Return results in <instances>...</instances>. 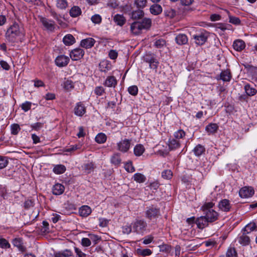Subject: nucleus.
I'll list each match as a JSON object with an SVG mask.
<instances>
[{
	"mask_svg": "<svg viewBox=\"0 0 257 257\" xmlns=\"http://www.w3.org/2000/svg\"><path fill=\"white\" fill-rule=\"evenodd\" d=\"M226 12L228 15L229 23L235 25H239L240 24L241 21L238 18L231 16L229 12L227 10Z\"/></svg>",
	"mask_w": 257,
	"mask_h": 257,
	"instance_id": "42",
	"label": "nucleus"
},
{
	"mask_svg": "<svg viewBox=\"0 0 257 257\" xmlns=\"http://www.w3.org/2000/svg\"><path fill=\"white\" fill-rule=\"evenodd\" d=\"M114 22L118 26H122L126 22V19L122 15L116 14L113 17Z\"/></svg>",
	"mask_w": 257,
	"mask_h": 257,
	"instance_id": "29",
	"label": "nucleus"
},
{
	"mask_svg": "<svg viewBox=\"0 0 257 257\" xmlns=\"http://www.w3.org/2000/svg\"><path fill=\"white\" fill-rule=\"evenodd\" d=\"M63 42L65 45L70 46L75 42V39L71 34H67L64 37Z\"/></svg>",
	"mask_w": 257,
	"mask_h": 257,
	"instance_id": "30",
	"label": "nucleus"
},
{
	"mask_svg": "<svg viewBox=\"0 0 257 257\" xmlns=\"http://www.w3.org/2000/svg\"><path fill=\"white\" fill-rule=\"evenodd\" d=\"M70 61L69 57L64 55H60L58 56L55 60V62L56 65L59 67H63L66 66Z\"/></svg>",
	"mask_w": 257,
	"mask_h": 257,
	"instance_id": "7",
	"label": "nucleus"
},
{
	"mask_svg": "<svg viewBox=\"0 0 257 257\" xmlns=\"http://www.w3.org/2000/svg\"><path fill=\"white\" fill-rule=\"evenodd\" d=\"M186 135L185 132L183 130H179L174 134L175 139L179 140L180 139H183Z\"/></svg>",
	"mask_w": 257,
	"mask_h": 257,
	"instance_id": "48",
	"label": "nucleus"
},
{
	"mask_svg": "<svg viewBox=\"0 0 257 257\" xmlns=\"http://www.w3.org/2000/svg\"><path fill=\"white\" fill-rule=\"evenodd\" d=\"M81 10L78 6H73L70 10L69 14L71 17L76 18L81 14Z\"/></svg>",
	"mask_w": 257,
	"mask_h": 257,
	"instance_id": "33",
	"label": "nucleus"
},
{
	"mask_svg": "<svg viewBox=\"0 0 257 257\" xmlns=\"http://www.w3.org/2000/svg\"><path fill=\"white\" fill-rule=\"evenodd\" d=\"M91 212V208L87 205L82 206L79 209V214L82 217H87Z\"/></svg>",
	"mask_w": 257,
	"mask_h": 257,
	"instance_id": "21",
	"label": "nucleus"
},
{
	"mask_svg": "<svg viewBox=\"0 0 257 257\" xmlns=\"http://www.w3.org/2000/svg\"><path fill=\"white\" fill-rule=\"evenodd\" d=\"M245 47L244 42L241 40H236L234 41L233 44V47L237 51H241Z\"/></svg>",
	"mask_w": 257,
	"mask_h": 257,
	"instance_id": "24",
	"label": "nucleus"
},
{
	"mask_svg": "<svg viewBox=\"0 0 257 257\" xmlns=\"http://www.w3.org/2000/svg\"><path fill=\"white\" fill-rule=\"evenodd\" d=\"M82 167L85 173L89 174L94 170V164L92 162L85 163Z\"/></svg>",
	"mask_w": 257,
	"mask_h": 257,
	"instance_id": "43",
	"label": "nucleus"
},
{
	"mask_svg": "<svg viewBox=\"0 0 257 257\" xmlns=\"http://www.w3.org/2000/svg\"><path fill=\"white\" fill-rule=\"evenodd\" d=\"M74 251L76 254V257H86V254L83 252L79 248L74 247Z\"/></svg>",
	"mask_w": 257,
	"mask_h": 257,
	"instance_id": "62",
	"label": "nucleus"
},
{
	"mask_svg": "<svg viewBox=\"0 0 257 257\" xmlns=\"http://www.w3.org/2000/svg\"><path fill=\"white\" fill-rule=\"evenodd\" d=\"M13 245L17 247L19 250L21 252H25L26 250V247L24 245L23 240L21 238H15L12 241Z\"/></svg>",
	"mask_w": 257,
	"mask_h": 257,
	"instance_id": "17",
	"label": "nucleus"
},
{
	"mask_svg": "<svg viewBox=\"0 0 257 257\" xmlns=\"http://www.w3.org/2000/svg\"><path fill=\"white\" fill-rule=\"evenodd\" d=\"M117 84V80L114 76H107L103 83V85L105 87L112 88H115Z\"/></svg>",
	"mask_w": 257,
	"mask_h": 257,
	"instance_id": "14",
	"label": "nucleus"
},
{
	"mask_svg": "<svg viewBox=\"0 0 257 257\" xmlns=\"http://www.w3.org/2000/svg\"><path fill=\"white\" fill-rule=\"evenodd\" d=\"M65 190L64 186L59 183L55 184L52 188V192L54 195H60L63 194Z\"/></svg>",
	"mask_w": 257,
	"mask_h": 257,
	"instance_id": "23",
	"label": "nucleus"
},
{
	"mask_svg": "<svg viewBox=\"0 0 257 257\" xmlns=\"http://www.w3.org/2000/svg\"><path fill=\"white\" fill-rule=\"evenodd\" d=\"M147 0H135V5L138 8L140 9H144L146 6Z\"/></svg>",
	"mask_w": 257,
	"mask_h": 257,
	"instance_id": "49",
	"label": "nucleus"
},
{
	"mask_svg": "<svg viewBox=\"0 0 257 257\" xmlns=\"http://www.w3.org/2000/svg\"><path fill=\"white\" fill-rule=\"evenodd\" d=\"M166 41L164 39L156 40L154 42V46L158 49H161L166 46Z\"/></svg>",
	"mask_w": 257,
	"mask_h": 257,
	"instance_id": "47",
	"label": "nucleus"
},
{
	"mask_svg": "<svg viewBox=\"0 0 257 257\" xmlns=\"http://www.w3.org/2000/svg\"><path fill=\"white\" fill-rule=\"evenodd\" d=\"M133 231L138 234L143 235L147 230V223L143 219L136 220L132 224Z\"/></svg>",
	"mask_w": 257,
	"mask_h": 257,
	"instance_id": "2",
	"label": "nucleus"
},
{
	"mask_svg": "<svg viewBox=\"0 0 257 257\" xmlns=\"http://www.w3.org/2000/svg\"><path fill=\"white\" fill-rule=\"evenodd\" d=\"M105 92V89L102 86H97L94 89V93L98 96L102 95Z\"/></svg>",
	"mask_w": 257,
	"mask_h": 257,
	"instance_id": "61",
	"label": "nucleus"
},
{
	"mask_svg": "<svg viewBox=\"0 0 257 257\" xmlns=\"http://www.w3.org/2000/svg\"><path fill=\"white\" fill-rule=\"evenodd\" d=\"M162 177L165 179H170L172 177V172L170 170H166L162 172Z\"/></svg>",
	"mask_w": 257,
	"mask_h": 257,
	"instance_id": "57",
	"label": "nucleus"
},
{
	"mask_svg": "<svg viewBox=\"0 0 257 257\" xmlns=\"http://www.w3.org/2000/svg\"><path fill=\"white\" fill-rule=\"evenodd\" d=\"M106 136L103 133H99L95 138V141L99 144H103L106 141Z\"/></svg>",
	"mask_w": 257,
	"mask_h": 257,
	"instance_id": "44",
	"label": "nucleus"
},
{
	"mask_svg": "<svg viewBox=\"0 0 257 257\" xmlns=\"http://www.w3.org/2000/svg\"><path fill=\"white\" fill-rule=\"evenodd\" d=\"M66 170V167L62 164L55 165L53 168V172L58 175L64 173Z\"/></svg>",
	"mask_w": 257,
	"mask_h": 257,
	"instance_id": "31",
	"label": "nucleus"
},
{
	"mask_svg": "<svg viewBox=\"0 0 257 257\" xmlns=\"http://www.w3.org/2000/svg\"><path fill=\"white\" fill-rule=\"evenodd\" d=\"M218 129V126L216 123H210L205 127V131L208 134H215Z\"/></svg>",
	"mask_w": 257,
	"mask_h": 257,
	"instance_id": "27",
	"label": "nucleus"
},
{
	"mask_svg": "<svg viewBox=\"0 0 257 257\" xmlns=\"http://www.w3.org/2000/svg\"><path fill=\"white\" fill-rule=\"evenodd\" d=\"M145 214L147 218L154 222L160 216V210L159 208L152 206L147 208Z\"/></svg>",
	"mask_w": 257,
	"mask_h": 257,
	"instance_id": "3",
	"label": "nucleus"
},
{
	"mask_svg": "<svg viewBox=\"0 0 257 257\" xmlns=\"http://www.w3.org/2000/svg\"><path fill=\"white\" fill-rule=\"evenodd\" d=\"M43 228L41 229V231L43 233H46L49 232V224L47 221H43L42 222Z\"/></svg>",
	"mask_w": 257,
	"mask_h": 257,
	"instance_id": "64",
	"label": "nucleus"
},
{
	"mask_svg": "<svg viewBox=\"0 0 257 257\" xmlns=\"http://www.w3.org/2000/svg\"><path fill=\"white\" fill-rule=\"evenodd\" d=\"M144 147L141 144L137 145L134 149V154L136 156H141L145 152Z\"/></svg>",
	"mask_w": 257,
	"mask_h": 257,
	"instance_id": "36",
	"label": "nucleus"
},
{
	"mask_svg": "<svg viewBox=\"0 0 257 257\" xmlns=\"http://www.w3.org/2000/svg\"><path fill=\"white\" fill-rule=\"evenodd\" d=\"M238 242L243 246H247L249 244L250 239L245 232H243L238 237Z\"/></svg>",
	"mask_w": 257,
	"mask_h": 257,
	"instance_id": "18",
	"label": "nucleus"
},
{
	"mask_svg": "<svg viewBox=\"0 0 257 257\" xmlns=\"http://www.w3.org/2000/svg\"><path fill=\"white\" fill-rule=\"evenodd\" d=\"M131 140L125 139L117 143V150L122 152L126 153L131 147Z\"/></svg>",
	"mask_w": 257,
	"mask_h": 257,
	"instance_id": "4",
	"label": "nucleus"
},
{
	"mask_svg": "<svg viewBox=\"0 0 257 257\" xmlns=\"http://www.w3.org/2000/svg\"><path fill=\"white\" fill-rule=\"evenodd\" d=\"M244 89L246 94L248 96L255 95L257 93V90L250 86L249 84H246L244 86Z\"/></svg>",
	"mask_w": 257,
	"mask_h": 257,
	"instance_id": "26",
	"label": "nucleus"
},
{
	"mask_svg": "<svg viewBox=\"0 0 257 257\" xmlns=\"http://www.w3.org/2000/svg\"><path fill=\"white\" fill-rule=\"evenodd\" d=\"M22 34L19 25L15 22L7 30L6 33V37L8 41L11 43L16 42L18 38Z\"/></svg>",
	"mask_w": 257,
	"mask_h": 257,
	"instance_id": "1",
	"label": "nucleus"
},
{
	"mask_svg": "<svg viewBox=\"0 0 257 257\" xmlns=\"http://www.w3.org/2000/svg\"><path fill=\"white\" fill-rule=\"evenodd\" d=\"M73 255V252L69 249L56 251L54 253V257H70L72 256Z\"/></svg>",
	"mask_w": 257,
	"mask_h": 257,
	"instance_id": "19",
	"label": "nucleus"
},
{
	"mask_svg": "<svg viewBox=\"0 0 257 257\" xmlns=\"http://www.w3.org/2000/svg\"><path fill=\"white\" fill-rule=\"evenodd\" d=\"M141 23V27L144 30H147L150 28L152 24V21L149 18H144L141 21H139Z\"/></svg>",
	"mask_w": 257,
	"mask_h": 257,
	"instance_id": "37",
	"label": "nucleus"
},
{
	"mask_svg": "<svg viewBox=\"0 0 257 257\" xmlns=\"http://www.w3.org/2000/svg\"><path fill=\"white\" fill-rule=\"evenodd\" d=\"M74 87L73 82L70 80H67L64 82V88L67 90H70Z\"/></svg>",
	"mask_w": 257,
	"mask_h": 257,
	"instance_id": "58",
	"label": "nucleus"
},
{
	"mask_svg": "<svg viewBox=\"0 0 257 257\" xmlns=\"http://www.w3.org/2000/svg\"><path fill=\"white\" fill-rule=\"evenodd\" d=\"M254 193V190L252 187L245 186L241 188L239 191L241 198H247L252 197Z\"/></svg>",
	"mask_w": 257,
	"mask_h": 257,
	"instance_id": "5",
	"label": "nucleus"
},
{
	"mask_svg": "<svg viewBox=\"0 0 257 257\" xmlns=\"http://www.w3.org/2000/svg\"><path fill=\"white\" fill-rule=\"evenodd\" d=\"M0 247L2 248H9L11 247V244L5 238H0Z\"/></svg>",
	"mask_w": 257,
	"mask_h": 257,
	"instance_id": "51",
	"label": "nucleus"
},
{
	"mask_svg": "<svg viewBox=\"0 0 257 257\" xmlns=\"http://www.w3.org/2000/svg\"><path fill=\"white\" fill-rule=\"evenodd\" d=\"M20 130V125L17 123H14L11 126V133L14 135H17Z\"/></svg>",
	"mask_w": 257,
	"mask_h": 257,
	"instance_id": "50",
	"label": "nucleus"
},
{
	"mask_svg": "<svg viewBox=\"0 0 257 257\" xmlns=\"http://www.w3.org/2000/svg\"><path fill=\"white\" fill-rule=\"evenodd\" d=\"M128 92L130 94L136 96L138 93V88L136 85L130 86L128 88Z\"/></svg>",
	"mask_w": 257,
	"mask_h": 257,
	"instance_id": "55",
	"label": "nucleus"
},
{
	"mask_svg": "<svg viewBox=\"0 0 257 257\" xmlns=\"http://www.w3.org/2000/svg\"><path fill=\"white\" fill-rule=\"evenodd\" d=\"M110 162L115 167H118L120 166L121 163L120 154L119 153H115L113 154L111 157Z\"/></svg>",
	"mask_w": 257,
	"mask_h": 257,
	"instance_id": "22",
	"label": "nucleus"
},
{
	"mask_svg": "<svg viewBox=\"0 0 257 257\" xmlns=\"http://www.w3.org/2000/svg\"><path fill=\"white\" fill-rule=\"evenodd\" d=\"M8 163L9 161L7 157L0 156V169L5 168Z\"/></svg>",
	"mask_w": 257,
	"mask_h": 257,
	"instance_id": "53",
	"label": "nucleus"
},
{
	"mask_svg": "<svg viewBox=\"0 0 257 257\" xmlns=\"http://www.w3.org/2000/svg\"><path fill=\"white\" fill-rule=\"evenodd\" d=\"M143 30L141 23L139 21L134 22L131 25V31L135 35L141 34Z\"/></svg>",
	"mask_w": 257,
	"mask_h": 257,
	"instance_id": "15",
	"label": "nucleus"
},
{
	"mask_svg": "<svg viewBox=\"0 0 257 257\" xmlns=\"http://www.w3.org/2000/svg\"><path fill=\"white\" fill-rule=\"evenodd\" d=\"M91 21L95 24H99L101 23L102 18L98 14H95L91 17Z\"/></svg>",
	"mask_w": 257,
	"mask_h": 257,
	"instance_id": "54",
	"label": "nucleus"
},
{
	"mask_svg": "<svg viewBox=\"0 0 257 257\" xmlns=\"http://www.w3.org/2000/svg\"><path fill=\"white\" fill-rule=\"evenodd\" d=\"M168 145L170 150H175L181 146V142L176 139H169Z\"/></svg>",
	"mask_w": 257,
	"mask_h": 257,
	"instance_id": "20",
	"label": "nucleus"
},
{
	"mask_svg": "<svg viewBox=\"0 0 257 257\" xmlns=\"http://www.w3.org/2000/svg\"><path fill=\"white\" fill-rule=\"evenodd\" d=\"M40 22L43 26L48 30L53 31L55 29V22L54 21L49 20L46 18L41 17Z\"/></svg>",
	"mask_w": 257,
	"mask_h": 257,
	"instance_id": "11",
	"label": "nucleus"
},
{
	"mask_svg": "<svg viewBox=\"0 0 257 257\" xmlns=\"http://www.w3.org/2000/svg\"><path fill=\"white\" fill-rule=\"evenodd\" d=\"M175 41L178 45H184L187 43L188 38L186 35L180 34L176 37Z\"/></svg>",
	"mask_w": 257,
	"mask_h": 257,
	"instance_id": "28",
	"label": "nucleus"
},
{
	"mask_svg": "<svg viewBox=\"0 0 257 257\" xmlns=\"http://www.w3.org/2000/svg\"><path fill=\"white\" fill-rule=\"evenodd\" d=\"M86 112V108L82 102H77L74 108V113L78 116H82Z\"/></svg>",
	"mask_w": 257,
	"mask_h": 257,
	"instance_id": "8",
	"label": "nucleus"
},
{
	"mask_svg": "<svg viewBox=\"0 0 257 257\" xmlns=\"http://www.w3.org/2000/svg\"><path fill=\"white\" fill-rule=\"evenodd\" d=\"M205 217L208 220L209 223H212L218 218V213L213 209H209L206 211Z\"/></svg>",
	"mask_w": 257,
	"mask_h": 257,
	"instance_id": "12",
	"label": "nucleus"
},
{
	"mask_svg": "<svg viewBox=\"0 0 257 257\" xmlns=\"http://www.w3.org/2000/svg\"><path fill=\"white\" fill-rule=\"evenodd\" d=\"M164 15L166 17L172 19L176 16V11L171 8H167L164 10Z\"/></svg>",
	"mask_w": 257,
	"mask_h": 257,
	"instance_id": "38",
	"label": "nucleus"
},
{
	"mask_svg": "<svg viewBox=\"0 0 257 257\" xmlns=\"http://www.w3.org/2000/svg\"><path fill=\"white\" fill-rule=\"evenodd\" d=\"M220 79L223 81L228 82L230 80L231 75L229 70H226L222 71L220 74Z\"/></svg>",
	"mask_w": 257,
	"mask_h": 257,
	"instance_id": "34",
	"label": "nucleus"
},
{
	"mask_svg": "<svg viewBox=\"0 0 257 257\" xmlns=\"http://www.w3.org/2000/svg\"><path fill=\"white\" fill-rule=\"evenodd\" d=\"M193 151L196 156L199 157L204 154L205 152V148L203 146L200 144H198L194 148Z\"/></svg>",
	"mask_w": 257,
	"mask_h": 257,
	"instance_id": "32",
	"label": "nucleus"
},
{
	"mask_svg": "<svg viewBox=\"0 0 257 257\" xmlns=\"http://www.w3.org/2000/svg\"><path fill=\"white\" fill-rule=\"evenodd\" d=\"M195 43L198 45H202L207 41L208 35L206 32H201L193 36Z\"/></svg>",
	"mask_w": 257,
	"mask_h": 257,
	"instance_id": "9",
	"label": "nucleus"
},
{
	"mask_svg": "<svg viewBox=\"0 0 257 257\" xmlns=\"http://www.w3.org/2000/svg\"><path fill=\"white\" fill-rule=\"evenodd\" d=\"M208 223L209 222L205 216H202L200 217H198L196 220V224L197 227L201 229H202L207 226Z\"/></svg>",
	"mask_w": 257,
	"mask_h": 257,
	"instance_id": "16",
	"label": "nucleus"
},
{
	"mask_svg": "<svg viewBox=\"0 0 257 257\" xmlns=\"http://www.w3.org/2000/svg\"><path fill=\"white\" fill-rule=\"evenodd\" d=\"M137 252L138 254L142 256H148L151 255L152 253V250L149 248H138L137 249Z\"/></svg>",
	"mask_w": 257,
	"mask_h": 257,
	"instance_id": "46",
	"label": "nucleus"
},
{
	"mask_svg": "<svg viewBox=\"0 0 257 257\" xmlns=\"http://www.w3.org/2000/svg\"><path fill=\"white\" fill-rule=\"evenodd\" d=\"M32 103L30 101H26L24 103H22L21 105V108L24 111H28L29 110L31 109Z\"/></svg>",
	"mask_w": 257,
	"mask_h": 257,
	"instance_id": "60",
	"label": "nucleus"
},
{
	"mask_svg": "<svg viewBox=\"0 0 257 257\" xmlns=\"http://www.w3.org/2000/svg\"><path fill=\"white\" fill-rule=\"evenodd\" d=\"M96 41L92 38H87L81 41L80 46L85 49L91 48L95 43Z\"/></svg>",
	"mask_w": 257,
	"mask_h": 257,
	"instance_id": "13",
	"label": "nucleus"
},
{
	"mask_svg": "<svg viewBox=\"0 0 257 257\" xmlns=\"http://www.w3.org/2000/svg\"><path fill=\"white\" fill-rule=\"evenodd\" d=\"M124 168L127 172L130 173H133L135 171V167L133 165L132 162L126 163L125 164Z\"/></svg>",
	"mask_w": 257,
	"mask_h": 257,
	"instance_id": "59",
	"label": "nucleus"
},
{
	"mask_svg": "<svg viewBox=\"0 0 257 257\" xmlns=\"http://www.w3.org/2000/svg\"><path fill=\"white\" fill-rule=\"evenodd\" d=\"M133 178L135 181L139 183L145 182L147 179L145 175L140 173L135 174Z\"/></svg>",
	"mask_w": 257,
	"mask_h": 257,
	"instance_id": "41",
	"label": "nucleus"
},
{
	"mask_svg": "<svg viewBox=\"0 0 257 257\" xmlns=\"http://www.w3.org/2000/svg\"><path fill=\"white\" fill-rule=\"evenodd\" d=\"M219 209L223 212H229L232 207V205L229 200L226 199H222L218 204Z\"/></svg>",
	"mask_w": 257,
	"mask_h": 257,
	"instance_id": "10",
	"label": "nucleus"
},
{
	"mask_svg": "<svg viewBox=\"0 0 257 257\" xmlns=\"http://www.w3.org/2000/svg\"><path fill=\"white\" fill-rule=\"evenodd\" d=\"M256 226L255 223H250L247 224L242 230V232H245L246 234L250 233L256 228Z\"/></svg>",
	"mask_w": 257,
	"mask_h": 257,
	"instance_id": "39",
	"label": "nucleus"
},
{
	"mask_svg": "<svg viewBox=\"0 0 257 257\" xmlns=\"http://www.w3.org/2000/svg\"><path fill=\"white\" fill-rule=\"evenodd\" d=\"M82 148V145L78 144L75 145L71 146L69 148L65 149L64 150V152H72L77 150H79Z\"/></svg>",
	"mask_w": 257,
	"mask_h": 257,
	"instance_id": "52",
	"label": "nucleus"
},
{
	"mask_svg": "<svg viewBox=\"0 0 257 257\" xmlns=\"http://www.w3.org/2000/svg\"><path fill=\"white\" fill-rule=\"evenodd\" d=\"M84 55V51L79 48L72 50L70 53V57L73 61L80 60Z\"/></svg>",
	"mask_w": 257,
	"mask_h": 257,
	"instance_id": "6",
	"label": "nucleus"
},
{
	"mask_svg": "<svg viewBox=\"0 0 257 257\" xmlns=\"http://www.w3.org/2000/svg\"><path fill=\"white\" fill-rule=\"evenodd\" d=\"M237 253L234 248H229L226 253V257H236Z\"/></svg>",
	"mask_w": 257,
	"mask_h": 257,
	"instance_id": "56",
	"label": "nucleus"
},
{
	"mask_svg": "<svg viewBox=\"0 0 257 257\" xmlns=\"http://www.w3.org/2000/svg\"><path fill=\"white\" fill-rule=\"evenodd\" d=\"M56 7L62 10H65L68 6L67 0H56Z\"/></svg>",
	"mask_w": 257,
	"mask_h": 257,
	"instance_id": "40",
	"label": "nucleus"
},
{
	"mask_svg": "<svg viewBox=\"0 0 257 257\" xmlns=\"http://www.w3.org/2000/svg\"><path fill=\"white\" fill-rule=\"evenodd\" d=\"M144 15V11L139 9L138 10L134 11L132 12L131 18L134 20L140 19L143 17Z\"/></svg>",
	"mask_w": 257,
	"mask_h": 257,
	"instance_id": "35",
	"label": "nucleus"
},
{
	"mask_svg": "<svg viewBox=\"0 0 257 257\" xmlns=\"http://www.w3.org/2000/svg\"><path fill=\"white\" fill-rule=\"evenodd\" d=\"M160 251L166 253H170L172 250V246L168 244H163L159 246Z\"/></svg>",
	"mask_w": 257,
	"mask_h": 257,
	"instance_id": "45",
	"label": "nucleus"
},
{
	"mask_svg": "<svg viewBox=\"0 0 257 257\" xmlns=\"http://www.w3.org/2000/svg\"><path fill=\"white\" fill-rule=\"evenodd\" d=\"M81 244L84 247H88L91 245V240L88 238L83 237L81 239Z\"/></svg>",
	"mask_w": 257,
	"mask_h": 257,
	"instance_id": "63",
	"label": "nucleus"
},
{
	"mask_svg": "<svg viewBox=\"0 0 257 257\" xmlns=\"http://www.w3.org/2000/svg\"><path fill=\"white\" fill-rule=\"evenodd\" d=\"M162 7L157 4H155L151 6L150 8L151 13L154 15H158L162 12Z\"/></svg>",
	"mask_w": 257,
	"mask_h": 257,
	"instance_id": "25",
	"label": "nucleus"
}]
</instances>
